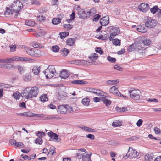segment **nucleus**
<instances>
[{"label": "nucleus", "instance_id": "nucleus-1", "mask_svg": "<svg viewBox=\"0 0 161 161\" xmlns=\"http://www.w3.org/2000/svg\"><path fill=\"white\" fill-rule=\"evenodd\" d=\"M39 92L38 88L36 86L27 87L23 90L22 92V97L26 99L36 97Z\"/></svg>", "mask_w": 161, "mask_h": 161}, {"label": "nucleus", "instance_id": "nucleus-2", "mask_svg": "<svg viewBox=\"0 0 161 161\" xmlns=\"http://www.w3.org/2000/svg\"><path fill=\"white\" fill-rule=\"evenodd\" d=\"M128 94L133 99L139 100L141 96V92L138 89H133L129 90Z\"/></svg>", "mask_w": 161, "mask_h": 161}, {"label": "nucleus", "instance_id": "nucleus-3", "mask_svg": "<svg viewBox=\"0 0 161 161\" xmlns=\"http://www.w3.org/2000/svg\"><path fill=\"white\" fill-rule=\"evenodd\" d=\"M43 72L45 75L46 78L48 79L54 77L56 73V71L54 66L50 65Z\"/></svg>", "mask_w": 161, "mask_h": 161}, {"label": "nucleus", "instance_id": "nucleus-4", "mask_svg": "<svg viewBox=\"0 0 161 161\" xmlns=\"http://www.w3.org/2000/svg\"><path fill=\"white\" fill-rule=\"evenodd\" d=\"M139 155V153L136 151L129 147L127 153L123 156V158H129L130 159H132L136 158Z\"/></svg>", "mask_w": 161, "mask_h": 161}, {"label": "nucleus", "instance_id": "nucleus-5", "mask_svg": "<svg viewBox=\"0 0 161 161\" xmlns=\"http://www.w3.org/2000/svg\"><path fill=\"white\" fill-rule=\"evenodd\" d=\"M33 117H39L41 118L40 119L43 120L59 119H61V117L56 115H46L42 114H33Z\"/></svg>", "mask_w": 161, "mask_h": 161}, {"label": "nucleus", "instance_id": "nucleus-6", "mask_svg": "<svg viewBox=\"0 0 161 161\" xmlns=\"http://www.w3.org/2000/svg\"><path fill=\"white\" fill-rule=\"evenodd\" d=\"M157 22L151 17H148L145 21V26L149 28L155 27L157 24Z\"/></svg>", "mask_w": 161, "mask_h": 161}, {"label": "nucleus", "instance_id": "nucleus-7", "mask_svg": "<svg viewBox=\"0 0 161 161\" xmlns=\"http://www.w3.org/2000/svg\"><path fill=\"white\" fill-rule=\"evenodd\" d=\"M22 3L19 0L14 1L13 3L11 6V8L13 11H19L21 9Z\"/></svg>", "mask_w": 161, "mask_h": 161}, {"label": "nucleus", "instance_id": "nucleus-8", "mask_svg": "<svg viewBox=\"0 0 161 161\" xmlns=\"http://www.w3.org/2000/svg\"><path fill=\"white\" fill-rule=\"evenodd\" d=\"M149 8V4L146 3H142L138 7L139 10L143 12H146L148 10Z\"/></svg>", "mask_w": 161, "mask_h": 161}, {"label": "nucleus", "instance_id": "nucleus-9", "mask_svg": "<svg viewBox=\"0 0 161 161\" xmlns=\"http://www.w3.org/2000/svg\"><path fill=\"white\" fill-rule=\"evenodd\" d=\"M47 134L48 136L51 138V139H49V141H52V139H55L57 142H58L60 141V139L58 138V135L56 133H54L51 131L48 133Z\"/></svg>", "mask_w": 161, "mask_h": 161}, {"label": "nucleus", "instance_id": "nucleus-10", "mask_svg": "<svg viewBox=\"0 0 161 161\" xmlns=\"http://www.w3.org/2000/svg\"><path fill=\"white\" fill-rule=\"evenodd\" d=\"M138 43L140 44L143 43L145 46H148L150 45L151 41L149 39L143 37L141 38V40L138 41Z\"/></svg>", "mask_w": 161, "mask_h": 161}, {"label": "nucleus", "instance_id": "nucleus-11", "mask_svg": "<svg viewBox=\"0 0 161 161\" xmlns=\"http://www.w3.org/2000/svg\"><path fill=\"white\" fill-rule=\"evenodd\" d=\"M66 105H60L58 106V112L61 114H64L66 113Z\"/></svg>", "mask_w": 161, "mask_h": 161}, {"label": "nucleus", "instance_id": "nucleus-12", "mask_svg": "<svg viewBox=\"0 0 161 161\" xmlns=\"http://www.w3.org/2000/svg\"><path fill=\"white\" fill-rule=\"evenodd\" d=\"M100 23L102 26H106L109 23V18L106 17L101 18L100 20Z\"/></svg>", "mask_w": 161, "mask_h": 161}, {"label": "nucleus", "instance_id": "nucleus-13", "mask_svg": "<svg viewBox=\"0 0 161 161\" xmlns=\"http://www.w3.org/2000/svg\"><path fill=\"white\" fill-rule=\"evenodd\" d=\"M113 30H116V32H114L111 33L110 34V37H109V40L110 41H112L113 39L119 33V28H113Z\"/></svg>", "mask_w": 161, "mask_h": 161}, {"label": "nucleus", "instance_id": "nucleus-14", "mask_svg": "<svg viewBox=\"0 0 161 161\" xmlns=\"http://www.w3.org/2000/svg\"><path fill=\"white\" fill-rule=\"evenodd\" d=\"M136 29L138 31L142 33H145L147 31V29L144 25H138L137 26Z\"/></svg>", "mask_w": 161, "mask_h": 161}, {"label": "nucleus", "instance_id": "nucleus-15", "mask_svg": "<svg viewBox=\"0 0 161 161\" xmlns=\"http://www.w3.org/2000/svg\"><path fill=\"white\" fill-rule=\"evenodd\" d=\"M69 76V75L66 70H62L60 73V77L62 79H66Z\"/></svg>", "mask_w": 161, "mask_h": 161}, {"label": "nucleus", "instance_id": "nucleus-16", "mask_svg": "<svg viewBox=\"0 0 161 161\" xmlns=\"http://www.w3.org/2000/svg\"><path fill=\"white\" fill-rule=\"evenodd\" d=\"M109 92L110 93L116 95H119V91L115 87V86H113L111 87L109 90Z\"/></svg>", "mask_w": 161, "mask_h": 161}, {"label": "nucleus", "instance_id": "nucleus-17", "mask_svg": "<svg viewBox=\"0 0 161 161\" xmlns=\"http://www.w3.org/2000/svg\"><path fill=\"white\" fill-rule=\"evenodd\" d=\"M71 83L75 84H86L88 82L82 80H76L71 81Z\"/></svg>", "mask_w": 161, "mask_h": 161}, {"label": "nucleus", "instance_id": "nucleus-18", "mask_svg": "<svg viewBox=\"0 0 161 161\" xmlns=\"http://www.w3.org/2000/svg\"><path fill=\"white\" fill-rule=\"evenodd\" d=\"M40 68L38 66H35L32 69V72L34 75H38L40 72Z\"/></svg>", "mask_w": 161, "mask_h": 161}, {"label": "nucleus", "instance_id": "nucleus-19", "mask_svg": "<svg viewBox=\"0 0 161 161\" xmlns=\"http://www.w3.org/2000/svg\"><path fill=\"white\" fill-rule=\"evenodd\" d=\"M101 100L107 106L110 105L111 103V101L110 100L106 98L105 97H102L101 98Z\"/></svg>", "mask_w": 161, "mask_h": 161}, {"label": "nucleus", "instance_id": "nucleus-20", "mask_svg": "<svg viewBox=\"0 0 161 161\" xmlns=\"http://www.w3.org/2000/svg\"><path fill=\"white\" fill-rule=\"evenodd\" d=\"M16 61H29V59L25 57H19L16 56Z\"/></svg>", "mask_w": 161, "mask_h": 161}, {"label": "nucleus", "instance_id": "nucleus-21", "mask_svg": "<svg viewBox=\"0 0 161 161\" xmlns=\"http://www.w3.org/2000/svg\"><path fill=\"white\" fill-rule=\"evenodd\" d=\"M98 57V54L96 53H94L91 54L88 58L90 60L92 61H94Z\"/></svg>", "mask_w": 161, "mask_h": 161}, {"label": "nucleus", "instance_id": "nucleus-22", "mask_svg": "<svg viewBox=\"0 0 161 161\" xmlns=\"http://www.w3.org/2000/svg\"><path fill=\"white\" fill-rule=\"evenodd\" d=\"M75 39L74 38H68L66 41V44L69 46H72L75 42Z\"/></svg>", "mask_w": 161, "mask_h": 161}, {"label": "nucleus", "instance_id": "nucleus-23", "mask_svg": "<svg viewBox=\"0 0 161 161\" xmlns=\"http://www.w3.org/2000/svg\"><path fill=\"white\" fill-rule=\"evenodd\" d=\"M90 100L88 98H85L82 99L81 102L82 104L85 106H88L89 105Z\"/></svg>", "mask_w": 161, "mask_h": 161}, {"label": "nucleus", "instance_id": "nucleus-24", "mask_svg": "<svg viewBox=\"0 0 161 161\" xmlns=\"http://www.w3.org/2000/svg\"><path fill=\"white\" fill-rule=\"evenodd\" d=\"M16 56L6 58L7 64H11L16 61Z\"/></svg>", "mask_w": 161, "mask_h": 161}, {"label": "nucleus", "instance_id": "nucleus-25", "mask_svg": "<svg viewBox=\"0 0 161 161\" xmlns=\"http://www.w3.org/2000/svg\"><path fill=\"white\" fill-rule=\"evenodd\" d=\"M82 160L83 161H89L90 160V155L86 153H83Z\"/></svg>", "mask_w": 161, "mask_h": 161}, {"label": "nucleus", "instance_id": "nucleus-26", "mask_svg": "<svg viewBox=\"0 0 161 161\" xmlns=\"http://www.w3.org/2000/svg\"><path fill=\"white\" fill-rule=\"evenodd\" d=\"M160 9H158V6L156 5L153 6L152 8L150 9L151 12L153 14H155L157 11L158 13H159L158 10Z\"/></svg>", "mask_w": 161, "mask_h": 161}, {"label": "nucleus", "instance_id": "nucleus-27", "mask_svg": "<svg viewBox=\"0 0 161 161\" xmlns=\"http://www.w3.org/2000/svg\"><path fill=\"white\" fill-rule=\"evenodd\" d=\"M41 51L40 50L37 49H34L33 57H39L41 56Z\"/></svg>", "mask_w": 161, "mask_h": 161}, {"label": "nucleus", "instance_id": "nucleus-28", "mask_svg": "<svg viewBox=\"0 0 161 161\" xmlns=\"http://www.w3.org/2000/svg\"><path fill=\"white\" fill-rule=\"evenodd\" d=\"M25 24L27 25L32 27L35 26L36 25V24L34 21L31 20H26L25 22Z\"/></svg>", "mask_w": 161, "mask_h": 161}, {"label": "nucleus", "instance_id": "nucleus-29", "mask_svg": "<svg viewBox=\"0 0 161 161\" xmlns=\"http://www.w3.org/2000/svg\"><path fill=\"white\" fill-rule=\"evenodd\" d=\"M16 69H18L19 71L21 74H23L25 71V69L24 67L20 65L16 66Z\"/></svg>", "mask_w": 161, "mask_h": 161}, {"label": "nucleus", "instance_id": "nucleus-30", "mask_svg": "<svg viewBox=\"0 0 161 161\" xmlns=\"http://www.w3.org/2000/svg\"><path fill=\"white\" fill-rule=\"evenodd\" d=\"M22 95V93L21 94L18 92H16L13 93V96L15 99L17 100L19 99Z\"/></svg>", "mask_w": 161, "mask_h": 161}, {"label": "nucleus", "instance_id": "nucleus-31", "mask_svg": "<svg viewBox=\"0 0 161 161\" xmlns=\"http://www.w3.org/2000/svg\"><path fill=\"white\" fill-rule=\"evenodd\" d=\"M63 27L65 30L69 31L72 28L73 25L70 24H64L63 25Z\"/></svg>", "mask_w": 161, "mask_h": 161}, {"label": "nucleus", "instance_id": "nucleus-32", "mask_svg": "<svg viewBox=\"0 0 161 161\" xmlns=\"http://www.w3.org/2000/svg\"><path fill=\"white\" fill-rule=\"evenodd\" d=\"M59 35H60L61 38L63 39L69 35V33L68 32H62L60 33Z\"/></svg>", "mask_w": 161, "mask_h": 161}, {"label": "nucleus", "instance_id": "nucleus-33", "mask_svg": "<svg viewBox=\"0 0 161 161\" xmlns=\"http://www.w3.org/2000/svg\"><path fill=\"white\" fill-rule=\"evenodd\" d=\"M31 76L28 74H25L23 76V79L25 81H30L31 80Z\"/></svg>", "mask_w": 161, "mask_h": 161}, {"label": "nucleus", "instance_id": "nucleus-34", "mask_svg": "<svg viewBox=\"0 0 161 161\" xmlns=\"http://www.w3.org/2000/svg\"><path fill=\"white\" fill-rule=\"evenodd\" d=\"M112 40L113 43L115 46H120V40L117 38L115 39Z\"/></svg>", "mask_w": 161, "mask_h": 161}, {"label": "nucleus", "instance_id": "nucleus-35", "mask_svg": "<svg viewBox=\"0 0 161 161\" xmlns=\"http://www.w3.org/2000/svg\"><path fill=\"white\" fill-rule=\"evenodd\" d=\"M121 123L118 120H116L112 124V126L114 127H119L122 125Z\"/></svg>", "mask_w": 161, "mask_h": 161}, {"label": "nucleus", "instance_id": "nucleus-36", "mask_svg": "<svg viewBox=\"0 0 161 161\" xmlns=\"http://www.w3.org/2000/svg\"><path fill=\"white\" fill-rule=\"evenodd\" d=\"M66 113H72L73 112L74 110L72 107L68 105H66Z\"/></svg>", "mask_w": 161, "mask_h": 161}, {"label": "nucleus", "instance_id": "nucleus-37", "mask_svg": "<svg viewBox=\"0 0 161 161\" xmlns=\"http://www.w3.org/2000/svg\"><path fill=\"white\" fill-rule=\"evenodd\" d=\"M136 43L132 44L128 48V50L130 52H132L134 50H136V48L135 47Z\"/></svg>", "mask_w": 161, "mask_h": 161}, {"label": "nucleus", "instance_id": "nucleus-38", "mask_svg": "<svg viewBox=\"0 0 161 161\" xmlns=\"http://www.w3.org/2000/svg\"><path fill=\"white\" fill-rule=\"evenodd\" d=\"M6 10L5 11L4 14L6 17H8V15L13 14V12L9 8L7 7L6 8Z\"/></svg>", "mask_w": 161, "mask_h": 161}, {"label": "nucleus", "instance_id": "nucleus-39", "mask_svg": "<svg viewBox=\"0 0 161 161\" xmlns=\"http://www.w3.org/2000/svg\"><path fill=\"white\" fill-rule=\"evenodd\" d=\"M41 101L42 102H44L48 100V97L46 94H44L41 96L40 97Z\"/></svg>", "mask_w": 161, "mask_h": 161}, {"label": "nucleus", "instance_id": "nucleus-40", "mask_svg": "<svg viewBox=\"0 0 161 161\" xmlns=\"http://www.w3.org/2000/svg\"><path fill=\"white\" fill-rule=\"evenodd\" d=\"M117 80H110L107 81L106 82V83L109 85H113L115 84L117 82Z\"/></svg>", "mask_w": 161, "mask_h": 161}, {"label": "nucleus", "instance_id": "nucleus-41", "mask_svg": "<svg viewBox=\"0 0 161 161\" xmlns=\"http://www.w3.org/2000/svg\"><path fill=\"white\" fill-rule=\"evenodd\" d=\"M53 24L57 25L61 22V19L59 18H54L52 20Z\"/></svg>", "mask_w": 161, "mask_h": 161}, {"label": "nucleus", "instance_id": "nucleus-42", "mask_svg": "<svg viewBox=\"0 0 161 161\" xmlns=\"http://www.w3.org/2000/svg\"><path fill=\"white\" fill-rule=\"evenodd\" d=\"M5 68L8 69H16V66L12 64L6 65Z\"/></svg>", "mask_w": 161, "mask_h": 161}, {"label": "nucleus", "instance_id": "nucleus-43", "mask_svg": "<svg viewBox=\"0 0 161 161\" xmlns=\"http://www.w3.org/2000/svg\"><path fill=\"white\" fill-rule=\"evenodd\" d=\"M81 128L85 131H86L89 132H93V129H92L91 128L87 126H83Z\"/></svg>", "mask_w": 161, "mask_h": 161}, {"label": "nucleus", "instance_id": "nucleus-44", "mask_svg": "<svg viewBox=\"0 0 161 161\" xmlns=\"http://www.w3.org/2000/svg\"><path fill=\"white\" fill-rule=\"evenodd\" d=\"M59 47L57 45L53 46L52 47V50L55 52H58L59 50Z\"/></svg>", "mask_w": 161, "mask_h": 161}, {"label": "nucleus", "instance_id": "nucleus-45", "mask_svg": "<svg viewBox=\"0 0 161 161\" xmlns=\"http://www.w3.org/2000/svg\"><path fill=\"white\" fill-rule=\"evenodd\" d=\"M23 114V116L25 117H33V113L30 112H24Z\"/></svg>", "mask_w": 161, "mask_h": 161}, {"label": "nucleus", "instance_id": "nucleus-46", "mask_svg": "<svg viewBox=\"0 0 161 161\" xmlns=\"http://www.w3.org/2000/svg\"><path fill=\"white\" fill-rule=\"evenodd\" d=\"M36 135L39 138H42L45 136V133L43 132L38 131Z\"/></svg>", "mask_w": 161, "mask_h": 161}, {"label": "nucleus", "instance_id": "nucleus-47", "mask_svg": "<svg viewBox=\"0 0 161 161\" xmlns=\"http://www.w3.org/2000/svg\"><path fill=\"white\" fill-rule=\"evenodd\" d=\"M43 142V141L42 138H38L35 140V143L36 144L41 145Z\"/></svg>", "mask_w": 161, "mask_h": 161}, {"label": "nucleus", "instance_id": "nucleus-48", "mask_svg": "<svg viewBox=\"0 0 161 161\" xmlns=\"http://www.w3.org/2000/svg\"><path fill=\"white\" fill-rule=\"evenodd\" d=\"M137 42V43H136L135 47L136 48V51H137L138 50H139L140 49H141L143 47L140 45L141 44H140L138 43V42Z\"/></svg>", "mask_w": 161, "mask_h": 161}, {"label": "nucleus", "instance_id": "nucleus-49", "mask_svg": "<svg viewBox=\"0 0 161 161\" xmlns=\"http://www.w3.org/2000/svg\"><path fill=\"white\" fill-rule=\"evenodd\" d=\"M100 37L103 40H105L108 38L109 35L108 33H106L104 35H101Z\"/></svg>", "mask_w": 161, "mask_h": 161}, {"label": "nucleus", "instance_id": "nucleus-50", "mask_svg": "<svg viewBox=\"0 0 161 161\" xmlns=\"http://www.w3.org/2000/svg\"><path fill=\"white\" fill-rule=\"evenodd\" d=\"M100 17L101 16L100 15L96 14L94 16V18H93V20L96 22L97 21Z\"/></svg>", "mask_w": 161, "mask_h": 161}, {"label": "nucleus", "instance_id": "nucleus-51", "mask_svg": "<svg viewBox=\"0 0 161 161\" xmlns=\"http://www.w3.org/2000/svg\"><path fill=\"white\" fill-rule=\"evenodd\" d=\"M100 92V90L96 89V90L93 91L92 93L95 94L97 96H102L101 93L99 92Z\"/></svg>", "mask_w": 161, "mask_h": 161}, {"label": "nucleus", "instance_id": "nucleus-52", "mask_svg": "<svg viewBox=\"0 0 161 161\" xmlns=\"http://www.w3.org/2000/svg\"><path fill=\"white\" fill-rule=\"evenodd\" d=\"M118 144V142L116 141H114L113 140L110 141L108 142V144L109 145H114Z\"/></svg>", "mask_w": 161, "mask_h": 161}, {"label": "nucleus", "instance_id": "nucleus-53", "mask_svg": "<svg viewBox=\"0 0 161 161\" xmlns=\"http://www.w3.org/2000/svg\"><path fill=\"white\" fill-rule=\"evenodd\" d=\"M63 53L64 56H66L69 53V49L64 48L62 51Z\"/></svg>", "mask_w": 161, "mask_h": 161}, {"label": "nucleus", "instance_id": "nucleus-54", "mask_svg": "<svg viewBox=\"0 0 161 161\" xmlns=\"http://www.w3.org/2000/svg\"><path fill=\"white\" fill-rule=\"evenodd\" d=\"M107 60L109 62H111L112 63H114L116 61V59L115 58H112L109 56L108 57Z\"/></svg>", "mask_w": 161, "mask_h": 161}, {"label": "nucleus", "instance_id": "nucleus-55", "mask_svg": "<svg viewBox=\"0 0 161 161\" xmlns=\"http://www.w3.org/2000/svg\"><path fill=\"white\" fill-rule=\"evenodd\" d=\"M33 46L34 47L38 48L41 46V45L37 42H34L33 43Z\"/></svg>", "mask_w": 161, "mask_h": 161}, {"label": "nucleus", "instance_id": "nucleus-56", "mask_svg": "<svg viewBox=\"0 0 161 161\" xmlns=\"http://www.w3.org/2000/svg\"><path fill=\"white\" fill-rule=\"evenodd\" d=\"M31 4H35L38 5H40V3L37 0H32L31 1Z\"/></svg>", "mask_w": 161, "mask_h": 161}, {"label": "nucleus", "instance_id": "nucleus-57", "mask_svg": "<svg viewBox=\"0 0 161 161\" xmlns=\"http://www.w3.org/2000/svg\"><path fill=\"white\" fill-rule=\"evenodd\" d=\"M9 143L12 145L16 146L17 145V142L16 140L12 139L9 141Z\"/></svg>", "mask_w": 161, "mask_h": 161}, {"label": "nucleus", "instance_id": "nucleus-58", "mask_svg": "<svg viewBox=\"0 0 161 161\" xmlns=\"http://www.w3.org/2000/svg\"><path fill=\"white\" fill-rule=\"evenodd\" d=\"M95 51L97 53H98L100 54H103V52L100 47H97L95 49Z\"/></svg>", "mask_w": 161, "mask_h": 161}, {"label": "nucleus", "instance_id": "nucleus-59", "mask_svg": "<svg viewBox=\"0 0 161 161\" xmlns=\"http://www.w3.org/2000/svg\"><path fill=\"white\" fill-rule=\"evenodd\" d=\"M83 153H81V152L78 151V153H77L76 156L78 159H80L83 158Z\"/></svg>", "mask_w": 161, "mask_h": 161}, {"label": "nucleus", "instance_id": "nucleus-60", "mask_svg": "<svg viewBox=\"0 0 161 161\" xmlns=\"http://www.w3.org/2000/svg\"><path fill=\"white\" fill-rule=\"evenodd\" d=\"M117 111L119 112H124L127 111V108L122 107V108H118Z\"/></svg>", "mask_w": 161, "mask_h": 161}, {"label": "nucleus", "instance_id": "nucleus-61", "mask_svg": "<svg viewBox=\"0 0 161 161\" xmlns=\"http://www.w3.org/2000/svg\"><path fill=\"white\" fill-rule=\"evenodd\" d=\"M10 52H14L15 51L16 48V46L15 45H12L10 47Z\"/></svg>", "mask_w": 161, "mask_h": 161}, {"label": "nucleus", "instance_id": "nucleus-62", "mask_svg": "<svg viewBox=\"0 0 161 161\" xmlns=\"http://www.w3.org/2000/svg\"><path fill=\"white\" fill-rule=\"evenodd\" d=\"M27 52L28 54L33 56L34 50L28 49L27 50Z\"/></svg>", "mask_w": 161, "mask_h": 161}, {"label": "nucleus", "instance_id": "nucleus-63", "mask_svg": "<svg viewBox=\"0 0 161 161\" xmlns=\"http://www.w3.org/2000/svg\"><path fill=\"white\" fill-rule=\"evenodd\" d=\"M154 131L155 134H158L161 133L160 130L158 127H155L154 129Z\"/></svg>", "mask_w": 161, "mask_h": 161}, {"label": "nucleus", "instance_id": "nucleus-64", "mask_svg": "<svg viewBox=\"0 0 161 161\" xmlns=\"http://www.w3.org/2000/svg\"><path fill=\"white\" fill-rule=\"evenodd\" d=\"M96 90V89L93 88H86V91L91 93H93V91Z\"/></svg>", "mask_w": 161, "mask_h": 161}]
</instances>
